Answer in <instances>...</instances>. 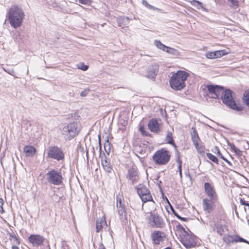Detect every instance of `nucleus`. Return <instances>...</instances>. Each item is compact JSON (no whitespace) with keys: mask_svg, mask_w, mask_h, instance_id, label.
Returning <instances> with one entry per match:
<instances>
[{"mask_svg":"<svg viewBox=\"0 0 249 249\" xmlns=\"http://www.w3.org/2000/svg\"><path fill=\"white\" fill-rule=\"evenodd\" d=\"M7 16L10 25L16 29L22 24L25 15L21 8L14 5L10 8Z\"/></svg>","mask_w":249,"mask_h":249,"instance_id":"nucleus-1","label":"nucleus"},{"mask_svg":"<svg viewBox=\"0 0 249 249\" xmlns=\"http://www.w3.org/2000/svg\"><path fill=\"white\" fill-rule=\"evenodd\" d=\"M189 75L188 72L183 71H178L174 73L169 81L171 87L176 90H181L185 87V82Z\"/></svg>","mask_w":249,"mask_h":249,"instance_id":"nucleus-2","label":"nucleus"},{"mask_svg":"<svg viewBox=\"0 0 249 249\" xmlns=\"http://www.w3.org/2000/svg\"><path fill=\"white\" fill-rule=\"evenodd\" d=\"M233 92L230 89H226L221 94V100L223 103L230 108L237 111L243 109L242 106L237 105L233 98Z\"/></svg>","mask_w":249,"mask_h":249,"instance_id":"nucleus-3","label":"nucleus"},{"mask_svg":"<svg viewBox=\"0 0 249 249\" xmlns=\"http://www.w3.org/2000/svg\"><path fill=\"white\" fill-rule=\"evenodd\" d=\"M80 130L79 124L75 122L64 126L62 130V134L66 140H70L77 135Z\"/></svg>","mask_w":249,"mask_h":249,"instance_id":"nucleus-4","label":"nucleus"},{"mask_svg":"<svg viewBox=\"0 0 249 249\" xmlns=\"http://www.w3.org/2000/svg\"><path fill=\"white\" fill-rule=\"evenodd\" d=\"M136 189L137 191V193L141 199L142 201L143 202L141 204V202L139 204V208H142L143 203L148 201H152L153 202V207L155 205V202L153 200L152 196L150 193L149 190L143 184H140L138 185Z\"/></svg>","mask_w":249,"mask_h":249,"instance_id":"nucleus-5","label":"nucleus"},{"mask_svg":"<svg viewBox=\"0 0 249 249\" xmlns=\"http://www.w3.org/2000/svg\"><path fill=\"white\" fill-rule=\"evenodd\" d=\"M171 156L169 152L162 148L157 151L153 156V161L157 164L164 165L167 164L170 160Z\"/></svg>","mask_w":249,"mask_h":249,"instance_id":"nucleus-6","label":"nucleus"},{"mask_svg":"<svg viewBox=\"0 0 249 249\" xmlns=\"http://www.w3.org/2000/svg\"><path fill=\"white\" fill-rule=\"evenodd\" d=\"M48 182L54 185H60L63 183V178L61 172L54 169L48 171L45 175Z\"/></svg>","mask_w":249,"mask_h":249,"instance_id":"nucleus-7","label":"nucleus"},{"mask_svg":"<svg viewBox=\"0 0 249 249\" xmlns=\"http://www.w3.org/2000/svg\"><path fill=\"white\" fill-rule=\"evenodd\" d=\"M47 157L60 161L64 160V153L61 148L57 146H51L48 148Z\"/></svg>","mask_w":249,"mask_h":249,"instance_id":"nucleus-8","label":"nucleus"},{"mask_svg":"<svg viewBox=\"0 0 249 249\" xmlns=\"http://www.w3.org/2000/svg\"><path fill=\"white\" fill-rule=\"evenodd\" d=\"M181 242L187 249H190L196 246V242L194 238L187 232L182 233Z\"/></svg>","mask_w":249,"mask_h":249,"instance_id":"nucleus-9","label":"nucleus"},{"mask_svg":"<svg viewBox=\"0 0 249 249\" xmlns=\"http://www.w3.org/2000/svg\"><path fill=\"white\" fill-rule=\"evenodd\" d=\"M191 136L193 142L197 151L200 153H204V147L198 142L200 141V139L196 130L194 127H192L191 128Z\"/></svg>","mask_w":249,"mask_h":249,"instance_id":"nucleus-10","label":"nucleus"},{"mask_svg":"<svg viewBox=\"0 0 249 249\" xmlns=\"http://www.w3.org/2000/svg\"><path fill=\"white\" fill-rule=\"evenodd\" d=\"M217 199L214 198H204L202 200V205L203 210L208 213H211L215 208V203L217 202Z\"/></svg>","mask_w":249,"mask_h":249,"instance_id":"nucleus-11","label":"nucleus"},{"mask_svg":"<svg viewBox=\"0 0 249 249\" xmlns=\"http://www.w3.org/2000/svg\"><path fill=\"white\" fill-rule=\"evenodd\" d=\"M126 178L131 180L133 184L136 183L140 178L138 169L133 167H129L126 175Z\"/></svg>","mask_w":249,"mask_h":249,"instance_id":"nucleus-12","label":"nucleus"},{"mask_svg":"<svg viewBox=\"0 0 249 249\" xmlns=\"http://www.w3.org/2000/svg\"><path fill=\"white\" fill-rule=\"evenodd\" d=\"M116 206L118 215L120 219L122 220H127L126 212L124 204L122 202L121 199L117 197Z\"/></svg>","mask_w":249,"mask_h":249,"instance_id":"nucleus-13","label":"nucleus"},{"mask_svg":"<svg viewBox=\"0 0 249 249\" xmlns=\"http://www.w3.org/2000/svg\"><path fill=\"white\" fill-rule=\"evenodd\" d=\"M151 238L153 245H159L164 241L165 234L160 231H155L151 233Z\"/></svg>","mask_w":249,"mask_h":249,"instance_id":"nucleus-14","label":"nucleus"},{"mask_svg":"<svg viewBox=\"0 0 249 249\" xmlns=\"http://www.w3.org/2000/svg\"><path fill=\"white\" fill-rule=\"evenodd\" d=\"M44 240V237L39 234H31L28 237L29 242L32 244L33 247H36L41 246Z\"/></svg>","mask_w":249,"mask_h":249,"instance_id":"nucleus-15","label":"nucleus"},{"mask_svg":"<svg viewBox=\"0 0 249 249\" xmlns=\"http://www.w3.org/2000/svg\"><path fill=\"white\" fill-rule=\"evenodd\" d=\"M100 157L104 170L108 173H111L112 170V167L110 163V159L107 157L105 153H103V154L100 153Z\"/></svg>","mask_w":249,"mask_h":249,"instance_id":"nucleus-16","label":"nucleus"},{"mask_svg":"<svg viewBox=\"0 0 249 249\" xmlns=\"http://www.w3.org/2000/svg\"><path fill=\"white\" fill-rule=\"evenodd\" d=\"M150 220L154 223L153 226L156 228H163L165 225L163 219L158 214L151 213Z\"/></svg>","mask_w":249,"mask_h":249,"instance_id":"nucleus-17","label":"nucleus"},{"mask_svg":"<svg viewBox=\"0 0 249 249\" xmlns=\"http://www.w3.org/2000/svg\"><path fill=\"white\" fill-rule=\"evenodd\" d=\"M206 87L210 93L214 94L213 98L215 99L219 98L221 92L223 89V87L219 85H207Z\"/></svg>","mask_w":249,"mask_h":249,"instance_id":"nucleus-18","label":"nucleus"},{"mask_svg":"<svg viewBox=\"0 0 249 249\" xmlns=\"http://www.w3.org/2000/svg\"><path fill=\"white\" fill-rule=\"evenodd\" d=\"M204 187L205 192L209 198L217 199V196L214 189V187L210 183L205 182Z\"/></svg>","mask_w":249,"mask_h":249,"instance_id":"nucleus-19","label":"nucleus"},{"mask_svg":"<svg viewBox=\"0 0 249 249\" xmlns=\"http://www.w3.org/2000/svg\"><path fill=\"white\" fill-rule=\"evenodd\" d=\"M159 70V65L154 64L150 65L148 68L147 76L150 79H155Z\"/></svg>","mask_w":249,"mask_h":249,"instance_id":"nucleus-20","label":"nucleus"},{"mask_svg":"<svg viewBox=\"0 0 249 249\" xmlns=\"http://www.w3.org/2000/svg\"><path fill=\"white\" fill-rule=\"evenodd\" d=\"M148 128L154 133H158L160 130V124L156 119H151L148 124Z\"/></svg>","mask_w":249,"mask_h":249,"instance_id":"nucleus-21","label":"nucleus"},{"mask_svg":"<svg viewBox=\"0 0 249 249\" xmlns=\"http://www.w3.org/2000/svg\"><path fill=\"white\" fill-rule=\"evenodd\" d=\"M227 54L225 50H218L214 52H209L207 53L206 56L209 59H214L219 58Z\"/></svg>","mask_w":249,"mask_h":249,"instance_id":"nucleus-22","label":"nucleus"},{"mask_svg":"<svg viewBox=\"0 0 249 249\" xmlns=\"http://www.w3.org/2000/svg\"><path fill=\"white\" fill-rule=\"evenodd\" d=\"M129 18L127 17H120L117 18V22L118 25L122 28L124 27H126L129 24Z\"/></svg>","mask_w":249,"mask_h":249,"instance_id":"nucleus-23","label":"nucleus"},{"mask_svg":"<svg viewBox=\"0 0 249 249\" xmlns=\"http://www.w3.org/2000/svg\"><path fill=\"white\" fill-rule=\"evenodd\" d=\"M8 235H9V239L12 244L13 245H19L20 241L19 237L12 230L11 232H8Z\"/></svg>","mask_w":249,"mask_h":249,"instance_id":"nucleus-24","label":"nucleus"},{"mask_svg":"<svg viewBox=\"0 0 249 249\" xmlns=\"http://www.w3.org/2000/svg\"><path fill=\"white\" fill-rule=\"evenodd\" d=\"M24 152L26 156H33L36 153V149L33 146L26 145L24 147Z\"/></svg>","mask_w":249,"mask_h":249,"instance_id":"nucleus-25","label":"nucleus"},{"mask_svg":"<svg viewBox=\"0 0 249 249\" xmlns=\"http://www.w3.org/2000/svg\"><path fill=\"white\" fill-rule=\"evenodd\" d=\"M212 151L215 154H216L218 156H219L220 157V158H221L223 160L225 161L229 165H232L231 163L222 155L218 147L215 146L213 149L212 150Z\"/></svg>","mask_w":249,"mask_h":249,"instance_id":"nucleus-26","label":"nucleus"},{"mask_svg":"<svg viewBox=\"0 0 249 249\" xmlns=\"http://www.w3.org/2000/svg\"><path fill=\"white\" fill-rule=\"evenodd\" d=\"M106 224V221L104 219L102 218L97 219L96 224V231L99 232L102 229L104 225Z\"/></svg>","mask_w":249,"mask_h":249,"instance_id":"nucleus-27","label":"nucleus"},{"mask_svg":"<svg viewBox=\"0 0 249 249\" xmlns=\"http://www.w3.org/2000/svg\"><path fill=\"white\" fill-rule=\"evenodd\" d=\"M165 141L166 143L170 144L174 146L175 147H176V145L174 142L172 137V133L171 132L168 131L166 134Z\"/></svg>","mask_w":249,"mask_h":249,"instance_id":"nucleus-28","label":"nucleus"},{"mask_svg":"<svg viewBox=\"0 0 249 249\" xmlns=\"http://www.w3.org/2000/svg\"><path fill=\"white\" fill-rule=\"evenodd\" d=\"M165 52L175 56H178L179 55V52L178 50L168 46L167 47Z\"/></svg>","mask_w":249,"mask_h":249,"instance_id":"nucleus-29","label":"nucleus"},{"mask_svg":"<svg viewBox=\"0 0 249 249\" xmlns=\"http://www.w3.org/2000/svg\"><path fill=\"white\" fill-rule=\"evenodd\" d=\"M223 240L224 242L229 244L231 243H233V235L226 234L223 237Z\"/></svg>","mask_w":249,"mask_h":249,"instance_id":"nucleus-30","label":"nucleus"},{"mask_svg":"<svg viewBox=\"0 0 249 249\" xmlns=\"http://www.w3.org/2000/svg\"><path fill=\"white\" fill-rule=\"evenodd\" d=\"M154 44L160 49L165 51H166L168 46H165L162 44L160 40H155L154 41Z\"/></svg>","mask_w":249,"mask_h":249,"instance_id":"nucleus-31","label":"nucleus"},{"mask_svg":"<svg viewBox=\"0 0 249 249\" xmlns=\"http://www.w3.org/2000/svg\"><path fill=\"white\" fill-rule=\"evenodd\" d=\"M214 230H215L220 235H222L224 232L223 227L221 225H215Z\"/></svg>","mask_w":249,"mask_h":249,"instance_id":"nucleus-32","label":"nucleus"},{"mask_svg":"<svg viewBox=\"0 0 249 249\" xmlns=\"http://www.w3.org/2000/svg\"><path fill=\"white\" fill-rule=\"evenodd\" d=\"M206 155H207V157H208V158L210 160H212L213 162H215V163L218 164V160L217 158L215 156L213 155V154H212L211 153H207L206 154Z\"/></svg>","mask_w":249,"mask_h":249,"instance_id":"nucleus-33","label":"nucleus"},{"mask_svg":"<svg viewBox=\"0 0 249 249\" xmlns=\"http://www.w3.org/2000/svg\"><path fill=\"white\" fill-rule=\"evenodd\" d=\"M229 145L230 146L231 150H232L236 154L239 155L241 154V151L236 148L233 143H229Z\"/></svg>","mask_w":249,"mask_h":249,"instance_id":"nucleus-34","label":"nucleus"},{"mask_svg":"<svg viewBox=\"0 0 249 249\" xmlns=\"http://www.w3.org/2000/svg\"><path fill=\"white\" fill-rule=\"evenodd\" d=\"M77 67L78 69L82 70L84 71H86L88 69V66L84 64V63H80L77 65Z\"/></svg>","mask_w":249,"mask_h":249,"instance_id":"nucleus-35","label":"nucleus"},{"mask_svg":"<svg viewBox=\"0 0 249 249\" xmlns=\"http://www.w3.org/2000/svg\"><path fill=\"white\" fill-rule=\"evenodd\" d=\"M243 100L245 101L247 106L249 107V91L244 94Z\"/></svg>","mask_w":249,"mask_h":249,"instance_id":"nucleus-36","label":"nucleus"},{"mask_svg":"<svg viewBox=\"0 0 249 249\" xmlns=\"http://www.w3.org/2000/svg\"><path fill=\"white\" fill-rule=\"evenodd\" d=\"M192 5L196 6L197 8H199V7H202V3L199 2L196 0H193L192 1Z\"/></svg>","mask_w":249,"mask_h":249,"instance_id":"nucleus-37","label":"nucleus"},{"mask_svg":"<svg viewBox=\"0 0 249 249\" xmlns=\"http://www.w3.org/2000/svg\"><path fill=\"white\" fill-rule=\"evenodd\" d=\"M176 161L178 163V167H182V161L180 159L179 153L178 151H177L176 155Z\"/></svg>","mask_w":249,"mask_h":249,"instance_id":"nucleus-38","label":"nucleus"},{"mask_svg":"<svg viewBox=\"0 0 249 249\" xmlns=\"http://www.w3.org/2000/svg\"><path fill=\"white\" fill-rule=\"evenodd\" d=\"M139 130L141 131V133L143 136H149V135L148 134V133L145 131L144 129V127L143 126H141L139 128Z\"/></svg>","mask_w":249,"mask_h":249,"instance_id":"nucleus-39","label":"nucleus"},{"mask_svg":"<svg viewBox=\"0 0 249 249\" xmlns=\"http://www.w3.org/2000/svg\"><path fill=\"white\" fill-rule=\"evenodd\" d=\"M4 204L3 200L0 198V213H3L4 212V211L3 208V205Z\"/></svg>","mask_w":249,"mask_h":249,"instance_id":"nucleus-40","label":"nucleus"},{"mask_svg":"<svg viewBox=\"0 0 249 249\" xmlns=\"http://www.w3.org/2000/svg\"><path fill=\"white\" fill-rule=\"evenodd\" d=\"M166 200L168 202V203L170 205V209L172 211V213H173V214L177 217V216L178 215V213L176 212V211L174 210V209L173 208V206L170 204L168 199L167 198V197H166Z\"/></svg>","mask_w":249,"mask_h":249,"instance_id":"nucleus-41","label":"nucleus"},{"mask_svg":"<svg viewBox=\"0 0 249 249\" xmlns=\"http://www.w3.org/2000/svg\"><path fill=\"white\" fill-rule=\"evenodd\" d=\"M79 2L83 4L89 5L91 3V0H79Z\"/></svg>","mask_w":249,"mask_h":249,"instance_id":"nucleus-42","label":"nucleus"},{"mask_svg":"<svg viewBox=\"0 0 249 249\" xmlns=\"http://www.w3.org/2000/svg\"><path fill=\"white\" fill-rule=\"evenodd\" d=\"M231 6H237L238 5V1L237 0H229Z\"/></svg>","mask_w":249,"mask_h":249,"instance_id":"nucleus-43","label":"nucleus"},{"mask_svg":"<svg viewBox=\"0 0 249 249\" xmlns=\"http://www.w3.org/2000/svg\"><path fill=\"white\" fill-rule=\"evenodd\" d=\"M238 242H244V243H247L248 244H249V242L248 241L243 238L242 237H241L240 236H239V238H238Z\"/></svg>","mask_w":249,"mask_h":249,"instance_id":"nucleus-44","label":"nucleus"},{"mask_svg":"<svg viewBox=\"0 0 249 249\" xmlns=\"http://www.w3.org/2000/svg\"><path fill=\"white\" fill-rule=\"evenodd\" d=\"M240 203L241 205H244V206H247V205L248 204V202L246 201L245 200H244V199H243L242 198H240Z\"/></svg>","mask_w":249,"mask_h":249,"instance_id":"nucleus-45","label":"nucleus"},{"mask_svg":"<svg viewBox=\"0 0 249 249\" xmlns=\"http://www.w3.org/2000/svg\"><path fill=\"white\" fill-rule=\"evenodd\" d=\"M177 218L178 219L181 220L183 221H187L189 219V218H187L182 217L180 216L179 215L177 216Z\"/></svg>","mask_w":249,"mask_h":249,"instance_id":"nucleus-46","label":"nucleus"},{"mask_svg":"<svg viewBox=\"0 0 249 249\" xmlns=\"http://www.w3.org/2000/svg\"><path fill=\"white\" fill-rule=\"evenodd\" d=\"M142 3L143 5H145L146 7H150L151 5H149L148 2H147L146 0H142Z\"/></svg>","mask_w":249,"mask_h":249,"instance_id":"nucleus-47","label":"nucleus"},{"mask_svg":"<svg viewBox=\"0 0 249 249\" xmlns=\"http://www.w3.org/2000/svg\"><path fill=\"white\" fill-rule=\"evenodd\" d=\"M238 238H239L238 235H233V242H238Z\"/></svg>","mask_w":249,"mask_h":249,"instance_id":"nucleus-48","label":"nucleus"},{"mask_svg":"<svg viewBox=\"0 0 249 249\" xmlns=\"http://www.w3.org/2000/svg\"><path fill=\"white\" fill-rule=\"evenodd\" d=\"M177 228H178L180 229L182 231H183V233H184L185 232H187V231H185V229H184V228H183V227L181 225H180V224H179L178 225V226H177Z\"/></svg>","mask_w":249,"mask_h":249,"instance_id":"nucleus-49","label":"nucleus"},{"mask_svg":"<svg viewBox=\"0 0 249 249\" xmlns=\"http://www.w3.org/2000/svg\"><path fill=\"white\" fill-rule=\"evenodd\" d=\"M178 170L179 172V174L180 178H182V167H178Z\"/></svg>","mask_w":249,"mask_h":249,"instance_id":"nucleus-50","label":"nucleus"},{"mask_svg":"<svg viewBox=\"0 0 249 249\" xmlns=\"http://www.w3.org/2000/svg\"><path fill=\"white\" fill-rule=\"evenodd\" d=\"M99 249H106L105 246H104L102 242H101L99 244Z\"/></svg>","mask_w":249,"mask_h":249,"instance_id":"nucleus-51","label":"nucleus"},{"mask_svg":"<svg viewBox=\"0 0 249 249\" xmlns=\"http://www.w3.org/2000/svg\"><path fill=\"white\" fill-rule=\"evenodd\" d=\"M107 144H108V145H109V144H110L108 139H107V140L106 141V143L105 144V149L107 152V151L106 150V146H107Z\"/></svg>","mask_w":249,"mask_h":249,"instance_id":"nucleus-52","label":"nucleus"},{"mask_svg":"<svg viewBox=\"0 0 249 249\" xmlns=\"http://www.w3.org/2000/svg\"><path fill=\"white\" fill-rule=\"evenodd\" d=\"M17 245H13L12 247V249H19V248Z\"/></svg>","mask_w":249,"mask_h":249,"instance_id":"nucleus-53","label":"nucleus"},{"mask_svg":"<svg viewBox=\"0 0 249 249\" xmlns=\"http://www.w3.org/2000/svg\"><path fill=\"white\" fill-rule=\"evenodd\" d=\"M80 95H81V96H86L85 92L84 91H82L81 92Z\"/></svg>","mask_w":249,"mask_h":249,"instance_id":"nucleus-54","label":"nucleus"},{"mask_svg":"<svg viewBox=\"0 0 249 249\" xmlns=\"http://www.w3.org/2000/svg\"><path fill=\"white\" fill-rule=\"evenodd\" d=\"M186 176L189 177L190 178H191V175L189 174H188V175L186 174Z\"/></svg>","mask_w":249,"mask_h":249,"instance_id":"nucleus-55","label":"nucleus"},{"mask_svg":"<svg viewBox=\"0 0 249 249\" xmlns=\"http://www.w3.org/2000/svg\"><path fill=\"white\" fill-rule=\"evenodd\" d=\"M246 206H248V208H249V203H248V204Z\"/></svg>","mask_w":249,"mask_h":249,"instance_id":"nucleus-56","label":"nucleus"},{"mask_svg":"<svg viewBox=\"0 0 249 249\" xmlns=\"http://www.w3.org/2000/svg\"><path fill=\"white\" fill-rule=\"evenodd\" d=\"M99 142H100V136H99Z\"/></svg>","mask_w":249,"mask_h":249,"instance_id":"nucleus-57","label":"nucleus"}]
</instances>
